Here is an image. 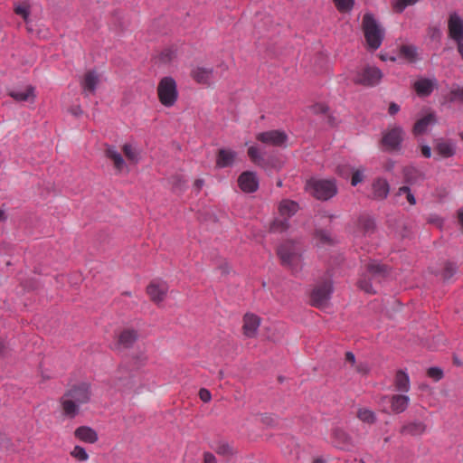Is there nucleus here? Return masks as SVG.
Instances as JSON below:
<instances>
[{"label":"nucleus","mask_w":463,"mask_h":463,"mask_svg":"<svg viewBox=\"0 0 463 463\" xmlns=\"http://www.w3.org/2000/svg\"><path fill=\"white\" fill-rule=\"evenodd\" d=\"M248 156H250V160L257 165H260V162L263 161L262 156L260 155L259 148L255 146L249 147Z\"/></svg>","instance_id":"46"},{"label":"nucleus","mask_w":463,"mask_h":463,"mask_svg":"<svg viewBox=\"0 0 463 463\" xmlns=\"http://www.w3.org/2000/svg\"><path fill=\"white\" fill-rule=\"evenodd\" d=\"M420 150L424 157L430 158L431 156V148L428 145L421 146Z\"/></svg>","instance_id":"60"},{"label":"nucleus","mask_w":463,"mask_h":463,"mask_svg":"<svg viewBox=\"0 0 463 463\" xmlns=\"http://www.w3.org/2000/svg\"><path fill=\"white\" fill-rule=\"evenodd\" d=\"M355 370L357 373H362V374H366L369 373V367H368L367 364H365V363H359L355 366Z\"/></svg>","instance_id":"55"},{"label":"nucleus","mask_w":463,"mask_h":463,"mask_svg":"<svg viewBox=\"0 0 463 463\" xmlns=\"http://www.w3.org/2000/svg\"><path fill=\"white\" fill-rule=\"evenodd\" d=\"M332 439L334 446L337 449L349 451L354 447L352 437L340 428L333 430Z\"/></svg>","instance_id":"14"},{"label":"nucleus","mask_w":463,"mask_h":463,"mask_svg":"<svg viewBox=\"0 0 463 463\" xmlns=\"http://www.w3.org/2000/svg\"><path fill=\"white\" fill-rule=\"evenodd\" d=\"M357 417L359 420L365 423L373 424L376 420L375 414L373 411L368 409H359L357 411Z\"/></svg>","instance_id":"35"},{"label":"nucleus","mask_w":463,"mask_h":463,"mask_svg":"<svg viewBox=\"0 0 463 463\" xmlns=\"http://www.w3.org/2000/svg\"><path fill=\"white\" fill-rule=\"evenodd\" d=\"M333 291L332 281L327 279L317 286L311 292L310 300L312 306L324 307L326 306Z\"/></svg>","instance_id":"8"},{"label":"nucleus","mask_w":463,"mask_h":463,"mask_svg":"<svg viewBox=\"0 0 463 463\" xmlns=\"http://www.w3.org/2000/svg\"><path fill=\"white\" fill-rule=\"evenodd\" d=\"M310 109L315 114H326L329 111V107L324 103H316L310 107Z\"/></svg>","instance_id":"51"},{"label":"nucleus","mask_w":463,"mask_h":463,"mask_svg":"<svg viewBox=\"0 0 463 463\" xmlns=\"http://www.w3.org/2000/svg\"><path fill=\"white\" fill-rule=\"evenodd\" d=\"M400 54L410 62H413L417 58V48L413 45H402L400 48Z\"/></svg>","instance_id":"34"},{"label":"nucleus","mask_w":463,"mask_h":463,"mask_svg":"<svg viewBox=\"0 0 463 463\" xmlns=\"http://www.w3.org/2000/svg\"><path fill=\"white\" fill-rule=\"evenodd\" d=\"M8 353V347L5 341L0 337V356L5 357Z\"/></svg>","instance_id":"58"},{"label":"nucleus","mask_w":463,"mask_h":463,"mask_svg":"<svg viewBox=\"0 0 463 463\" xmlns=\"http://www.w3.org/2000/svg\"><path fill=\"white\" fill-rule=\"evenodd\" d=\"M362 29L365 41L368 44V48L373 51L377 50L383 41L384 31L379 25L373 14L366 13L364 15Z\"/></svg>","instance_id":"2"},{"label":"nucleus","mask_w":463,"mask_h":463,"mask_svg":"<svg viewBox=\"0 0 463 463\" xmlns=\"http://www.w3.org/2000/svg\"><path fill=\"white\" fill-rule=\"evenodd\" d=\"M139 338V333L132 327H126L120 330L114 343V349L118 352L130 349Z\"/></svg>","instance_id":"7"},{"label":"nucleus","mask_w":463,"mask_h":463,"mask_svg":"<svg viewBox=\"0 0 463 463\" xmlns=\"http://www.w3.org/2000/svg\"><path fill=\"white\" fill-rule=\"evenodd\" d=\"M403 180L407 184H414L419 180H423L425 175L413 165H408L402 169Z\"/></svg>","instance_id":"25"},{"label":"nucleus","mask_w":463,"mask_h":463,"mask_svg":"<svg viewBox=\"0 0 463 463\" xmlns=\"http://www.w3.org/2000/svg\"><path fill=\"white\" fill-rule=\"evenodd\" d=\"M428 34H429L430 39L436 40V39H439L440 38L441 32H440L439 28H438L436 26H433V27H430L428 29Z\"/></svg>","instance_id":"53"},{"label":"nucleus","mask_w":463,"mask_h":463,"mask_svg":"<svg viewBox=\"0 0 463 463\" xmlns=\"http://www.w3.org/2000/svg\"><path fill=\"white\" fill-rule=\"evenodd\" d=\"M175 54L173 50L165 49L159 54V60L161 62L167 63V62H170L175 58Z\"/></svg>","instance_id":"50"},{"label":"nucleus","mask_w":463,"mask_h":463,"mask_svg":"<svg viewBox=\"0 0 463 463\" xmlns=\"http://www.w3.org/2000/svg\"><path fill=\"white\" fill-rule=\"evenodd\" d=\"M237 153L231 149L221 148L216 155V167L225 168L233 165Z\"/></svg>","instance_id":"19"},{"label":"nucleus","mask_w":463,"mask_h":463,"mask_svg":"<svg viewBox=\"0 0 463 463\" xmlns=\"http://www.w3.org/2000/svg\"><path fill=\"white\" fill-rule=\"evenodd\" d=\"M400 110V106L394 102H391L389 105L388 112L390 115L393 116L397 114Z\"/></svg>","instance_id":"59"},{"label":"nucleus","mask_w":463,"mask_h":463,"mask_svg":"<svg viewBox=\"0 0 463 463\" xmlns=\"http://www.w3.org/2000/svg\"><path fill=\"white\" fill-rule=\"evenodd\" d=\"M215 452L220 456L227 458L232 457L236 454V450L229 443L226 442L219 443Z\"/></svg>","instance_id":"36"},{"label":"nucleus","mask_w":463,"mask_h":463,"mask_svg":"<svg viewBox=\"0 0 463 463\" xmlns=\"http://www.w3.org/2000/svg\"><path fill=\"white\" fill-rule=\"evenodd\" d=\"M122 150L126 156V157L134 163H137L138 161V153L136 151V149L130 145V144H125L122 147Z\"/></svg>","instance_id":"41"},{"label":"nucleus","mask_w":463,"mask_h":463,"mask_svg":"<svg viewBox=\"0 0 463 463\" xmlns=\"http://www.w3.org/2000/svg\"><path fill=\"white\" fill-rule=\"evenodd\" d=\"M309 193L317 199L326 201L337 193L334 180H315L308 183Z\"/></svg>","instance_id":"5"},{"label":"nucleus","mask_w":463,"mask_h":463,"mask_svg":"<svg viewBox=\"0 0 463 463\" xmlns=\"http://www.w3.org/2000/svg\"><path fill=\"white\" fill-rule=\"evenodd\" d=\"M427 375L434 381H439L443 378V371L439 367H430L427 371Z\"/></svg>","instance_id":"49"},{"label":"nucleus","mask_w":463,"mask_h":463,"mask_svg":"<svg viewBox=\"0 0 463 463\" xmlns=\"http://www.w3.org/2000/svg\"><path fill=\"white\" fill-rule=\"evenodd\" d=\"M427 430V425L420 420L409 421L403 424L400 430L402 435L420 436Z\"/></svg>","instance_id":"20"},{"label":"nucleus","mask_w":463,"mask_h":463,"mask_svg":"<svg viewBox=\"0 0 463 463\" xmlns=\"http://www.w3.org/2000/svg\"><path fill=\"white\" fill-rule=\"evenodd\" d=\"M366 271L370 277L378 282L389 275V267L378 262H370L366 266Z\"/></svg>","instance_id":"22"},{"label":"nucleus","mask_w":463,"mask_h":463,"mask_svg":"<svg viewBox=\"0 0 463 463\" xmlns=\"http://www.w3.org/2000/svg\"><path fill=\"white\" fill-rule=\"evenodd\" d=\"M92 396L91 385L82 382L72 385L60 399L63 414L74 419L80 413V406L90 402Z\"/></svg>","instance_id":"1"},{"label":"nucleus","mask_w":463,"mask_h":463,"mask_svg":"<svg viewBox=\"0 0 463 463\" xmlns=\"http://www.w3.org/2000/svg\"><path fill=\"white\" fill-rule=\"evenodd\" d=\"M390 192V185L385 179L378 178L373 183V198L375 200H384Z\"/></svg>","instance_id":"23"},{"label":"nucleus","mask_w":463,"mask_h":463,"mask_svg":"<svg viewBox=\"0 0 463 463\" xmlns=\"http://www.w3.org/2000/svg\"><path fill=\"white\" fill-rule=\"evenodd\" d=\"M405 195L410 204L414 205L416 203L415 196L411 190Z\"/></svg>","instance_id":"63"},{"label":"nucleus","mask_w":463,"mask_h":463,"mask_svg":"<svg viewBox=\"0 0 463 463\" xmlns=\"http://www.w3.org/2000/svg\"><path fill=\"white\" fill-rule=\"evenodd\" d=\"M99 81V77L94 71H87L81 82L83 90L91 94L95 93Z\"/></svg>","instance_id":"28"},{"label":"nucleus","mask_w":463,"mask_h":463,"mask_svg":"<svg viewBox=\"0 0 463 463\" xmlns=\"http://www.w3.org/2000/svg\"><path fill=\"white\" fill-rule=\"evenodd\" d=\"M351 175H352L351 184L353 186H356L364 179V175L359 170H356V171L353 170V173Z\"/></svg>","instance_id":"52"},{"label":"nucleus","mask_w":463,"mask_h":463,"mask_svg":"<svg viewBox=\"0 0 463 463\" xmlns=\"http://www.w3.org/2000/svg\"><path fill=\"white\" fill-rule=\"evenodd\" d=\"M288 228V218L284 220H274L270 224V231L273 232H281Z\"/></svg>","instance_id":"42"},{"label":"nucleus","mask_w":463,"mask_h":463,"mask_svg":"<svg viewBox=\"0 0 463 463\" xmlns=\"http://www.w3.org/2000/svg\"><path fill=\"white\" fill-rule=\"evenodd\" d=\"M420 0H394L392 9L396 14H402L409 5H413Z\"/></svg>","instance_id":"37"},{"label":"nucleus","mask_w":463,"mask_h":463,"mask_svg":"<svg viewBox=\"0 0 463 463\" xmlns=\"http://www.w3.org/2000/svg\"><path fill=\"white\" fill-rule=\"evenodd\" d=\"M74 436L80 441L90 444L95 443L99 439L97 431L89 426L78 427L74 431Z\"/></svg>","instance_id":"21"},{"label":"nucleus","mask_w":463,"mask_h":463,"mask_svg":"<svg viewBox=\"0 0 463 463\" xmlns=\"http://www.w3.org/2000/svg\"><path fill=\"white\" fill-rule=\"evenodd\" d=\"M434 89V82L429 79H420L414 83V90L419 96L428 97Z\"/></svg>","instance_id":"30"},{"label":"nucleus","mask_w":463,"mask_h":463,"mask_svg":"<svg viewBox=\"0 0 463 463\" xmlns=\"http://www.w3.org/2000/svg\"><path fill=\"white\" fill-rule=\"evenodd\" d=\"M454 42L457 43L458 52L463 60V40H455Z\"/></svg>","instance_id":"64"},{"label":"nucleus","mask_w":463,"mask_h":463,"mask_svg":"<svg viewBox=\"0 0 463 463\" xmlns=\"http://www.w3.org/2000/svg\"><path fill=\"white\" fill-rule=\"evenodd\" d=\"M434 150L441 157L449 158L452 157L456 154V147L450 141H444L442 139L435 140Z\"/></svg>","instance_id":"24"},{"label":"nucleus","mask_w":463,"mask_h":463,"mask_svg":"<svg viewBox=\"0 0 463 463\" xmlns=\"http://www.w3.org/2000/svg\"><path fill=\"white\" fill-rule=\"evenodd\" d=\"M105 156L113 161L115 168L121 172L123 168L126 166V163L121 154L117 151L115 146H107L105 149Z\"/></svg>","instance_id":"29"},{"label":"nucleus","mask_w":463,"mask_h":463,"mask_svg":"<svg viewBox=\"0 0 463 463\" xmlns=\"http://www.w3.org/2000/svg\"><path fill=\"white\" fill-rule=\"evenodd\" d=\"M437 121L435 112H430L415 122L412 132L415 136L422 135L427 131L429 126L435 125Z\"/></svg>","instance_id":"18"},{"label":"nucleus","mask_w":463,"mask_h":463,"mask_svg":"<svg viewBox=\"0 0 463 463\" xmlns=\"http://www.w3.org/2000/svg\"><path fill=\"white\" fill-rule=\"evenodd\" d=\"M315 237L323 244L333 245L334 240L330 233L323 229H317L315 231Z\"/></svg>","instance_id":"38"},{"label":"nucleus","mask_w":463,"mask_h":463,"mask_svg":"<svg viewBox=\"0 0 463 463\" xmlns=\"http://www.w3.org/2000/svg\"><path fill=\"white\" fill-rule=\"evenodd\" d=\"M345 361L350 363L352 365L355 364V355L352 352L345 353Z\"/></svg>","instance_id":"61"},{"label":"nucleus","mask_w":463,"mask_h":463,"mask_svg":"<svg viewBox=\"0 0 463 463\" xmlns=\"http://www.w3.org/2000/svg\"><path fill=\"white\" fill-rule=\"evenodd\" d=\"M410 187L408 185H403L402 187H400L397 191V193L395 194L396 196H400V195H402V194H406L408 192H410Z\"/></svg>","instance_id":"62"},{"label":"nucleus","mask_w":463,"mask_h":463,"mask_svg":"<svg viewBox=\"0 0 463 463\" xmlns=\"http://www.w3.org/2000/svg\"><path fill=\"white\" fill-rule=\"evenodd\" d=\"M9 96L16 101L31 100V102H33L35 99L34 87L29 85L24 91L12 90L9 92Z\"/></svg>","instance_id":"31"},{"label":"nucleus","mask_w":463,"mask_h":463,"mask_svg":"<svg viewBox=\"0 0 463 463\" xmlns=\"http://www.w3.org/2000/svg\"><path fill=\"white\" fill-rule=\"evenodd\" d=\"M256 139L266 145L283 146L288 139V136L284 131L269 130L257 134Z\"/></svg>","instance_id":"10"},{"label":"nucleus","mask_w":463,"mask_h":463,"mask_svg":"<svg viewBox=\"0 0 463 463\" xmlns=\"http://www.w3.org/2000/svg\"><path fill=\"white\" fill-rule=\"evenodd\" d=\"M238 185L244 193H254L259 188V179L254 172H242L238 177Z\"/></svg>","instance_id":"15"},{"label":"nucleus","mask_w":463,"mask_h":463,"mask_svg":"<svg viewBox=\"0 0 463 463\" xmlns=\"http://www.w3.org/2000/svg\"><path fill=\"white\" fill-rule=\"evenodd\" d=\"M260 318L254 314L247 313L243 317L242 330L245 336L253 338L257 335Z\"/></svg>","instance_id":"17"},{"label":"nucleus","mask_w":463,"mask_h":463,"mask_svg":"<svg viewBox=\"0 0 463 463\" xmlns=\"http://www.w3.org/2000/svg\"><path fill=\"white\" fill-rule=\"evenodd\" d=\"M357 229L364 236H371L377 230L374 217L368 213H362L357 218Z\"/></svg>","instance_id":"16"},{"label":"nucleus","mask_w":463,"mask_h":463,"mask_svg":"<svg viewBox=\"0 0 463 463\" xmlns=\"http://www.w3.org/2000/svg\"><path fill=\"white\" fill-rule=\"evenodd\" d=\"M335 171L339 176L347 179L353 173V168L348 165H339Z\"/></svg>","instance_id":"48"},{"label":"nucleus","mask_w":463,"mask_h":463,"mask_svg":"<svg viewBox=\"0 0 463 463\" xmlns=\"http://www.w3.org/2000/svg\"><path fill=\"white\" fill-rule=\"evenodd\" d=\"M448 33L453 41L463 40V18L457 12H452L449 15Z\"/></svg>","instance_id":"13"},{"label":"nucleus","mask_w":463,"mask_h":463,"mask_svg":"<svg viewBox=\"0 0 463 463\" xmlns=\"http://www.w3.org/2000/svg\"><path fill=\"white\" fill-rule=\"evenodd\" d=\"M405 132L400 126L384 131L380 141L384 151L387 152H399L402 149V144L404 140Z\"/></svg>","instance_id":"4"},{"label":"nucleus","mask_w":463,"mask_h":463,"mask_svg":"<svg viewBox=\"0 0 463 463\" xmlns=\"http://www.w3.org/2000/svg\"><path fill=\"white\" fill-rule=\"evenodd\" d=\"M449 100L463 104V87L458 86L457 88L451 89L449 91Z\"/></svg>","instance_id":"45"},{"label":"nucleus","mask_w":463,"mask_h":463,"mask_svg":"<svg viewBox=\"0 0 463 463\" xmlns=\"http://www.w3.org/2000/svg\"><path fill=\"white\" fill-rule=\"evenodd\" d=\"M199 397L203 402H209L212 399V394L207 389L201 388L199 390Z\"/></svg>","instance_id":"54"},{"label":"nucleus","mask_w":463,"mask_h":463,"mask_svg":"<svg viewBox=\"0 0 463 463\" xmlns=\"http://www.w3.org/2000/svg\"><path fill=\"white\" fill-rule=\"evenodd\" d=\"M374 280L371 277L365 276L358 280V287L366 293L374 294L376 291L373 288L372 281Z\"/></svg>","instance_id":"40"},{"label":"nucleus","mask_w":463,"mask_h":463,"mask_svg":"<svg viewBox=\"0 0 463 463\" xmlns=\"http://www.w3.org/2000/svg\"><path fill=\"white\" fill-rule=\"evenodd\" d=\"M213 70L212 68L197 67L191 72L192 78L200 84H210Z\"/></svg>","instance_id":"26"},{"label":"nucleus","mask_w":463,"mask_h":463,"mask_svg":"<svg viewBox=\"0 0 463 463\" xmlns=\"http://www.w3.org/2000/svg\"><path fill=\"white\" fill-rule=\"evenodd\" d=\"M11 444L10 439L4 433L0 432V449Z\"/></svg>","instance_id":"57"},{"label":"nucleus","mask_w":463,"mask_h":463,"mask_svg":"<svg viewBox=\"0 0 463 463\" xmlns=\"http://www.w3.org/2000/svg\"><path fill=\"white\" fill-rule=\"evenodd\" d=\"M390 402L393 412L402 413L407 409L410 398L407 395L395 394L391 397Z\"/></svg>","instance_id":"27"},{"label":"nucleus","mask_w":463,"mask_h":463,"mask_svg":"<svg viewBox=\"0 0 463 463\" xmlns=\"http://www.w3.org/2000/svg\"><path fill=\"white\" fill-rule=\"evenodd\" d=\"M277 254L283 266L291 267L298 257L297 244L290 241H285L278 247Z\"/></svg>","instance_id":"9"},{"label":"nucleus","mask_w":463,"mask_h":463,"mask_svg":"<svg viewBox=\"0 0 463 463\" xmlns=\"http://www.w3.org/2000/svg\"><path fill=\"white\" fill-rule=\"evenodd\" d=\"M457 271V267L454 263L447 261L442 271L443 280H449Z\"/></svg>","instance_id":"44"},{"label":"nucleus","mask_w":463,"mask_h":463,"mask_svg":"<svg viewBox=\"0 0 463 463\" xmlns=\"http://www.w3.org/2000/svg\"><path fill=\"white\" fill-rule=\"evenodd\" d=\"M383 78L381 70L374 66H366L356 73L353 81L356 85L373 87L377 85Z\"/></svg>","instance_id":"6"},{"label":"nucleus","mask_w":463,"mask_h":463,"mask_svg":"<svg viewBox=\"0 0 463 463\" xmlns=\"http://www.w3.org/2000/svg\"><path fill=\"white\" fill-rule=\"evenodd\" d=\"M157 96L161 104L166 108L173 107L178 99L177 85L174 78L164 77L157 85Z\"/></svg>","instance_id":"3"},{"label":"nucleus","mask_w":463,"mask_h":463,"mask_svg":"<svg viewBox=\"0 0 463 463\" xmlns=\"http://www.w3.org/2000/svg\"><path fill=\"white\" fill-rule=\"evenodd\" d=\"M203 463H217L215 456L211 452L203 453Z\"/></svg>","instance_id":"56"},{"label":"nucleus","mask_w":463,"mask_h":463,"mask_svg":"<svg viewBox=\"0 0 463 463\" xmlns=\"http://www.w3.org/2000/svg\"><path fill=\"white\" fill-rule=\"evenodd\" d=\"M298 203L292 200L281 201L279 210L281 215L289 218L293 216L298 211Z\"/></svg>","instance_id":"33"},{"label":"nucleus","mask_w":463,"mask_h":463,"mask_svg":"<svg viewBox=\"0 0 463 463\" xmlns=\"http://www.w3.org/2000/svg\"><path fill=\"white\" fill-rule=\"evenodd\" d=\"M71 455L79 461H86L89 458V455L86 452L85 449L79 445L74 447V449L71 452Z\"/></svg>","instance_id":"43"},{"label":"nucleus","mask_w":463,"mask_h":463,"mask_svg":"<svg viewBox=\"0 0 463 463\" xmlns=\"http://www.w3.org/2000/svg\"><path fill=\"white\" fill-rule=\"evenodd\" d=\"M394 386L397 391L407 392L410 390L409 375L402 369L398 370L394 378Z\"/></svg>","instance_id":"32"},{"label":"nucleus","mask_w":463,"mask_h":463,"mask_svg":"<svg viewBox=\"0 0 463 463\" xmlns=\"http://www.w3.org/2000/svg\"><path fill=\"white\" fill-rule=\"evenodd\" d=\"M334 4L340 13H348L353 9L354 0H334Z\"/></svg>","instance_id":"39"},{"label":"nucleus","mask_w":463,"mask_h":463,"mask_svg":"<svg viewBox=\"0 0 463 463\" xmlns=\"http://www.w3.org/2000/svg\"><path fill=\"white\" fill-rule=\"evenodd\" d=\"M111 386L119 391L129 390L134 386L133 375L126 366L118 367V375L111 379Z\"/></svg>","instance_id":"12"},{"label":"nucleus","mask_w":463,"mask_h":463,"mask_svg":"<svg viewBox=\"0 0 463 463\" xmlns=\"http://www.w3.org/2000/svg\"><path fill=\"white\" fill-rule=\"evenodd\" d=\"M14 13L18 15H21L23 19L26 22L30 15V6L27 4L17 5L14 8Z\"/></svg>","instance_id":"47"},{"label":"nucleus","mask_w":463,"mask_h":463,"mask_svg":"<svg viewBox=\"0 0 463 463\" xmlns=\"http://www.w3.org/2000/svg\"><path fill=\"white\" fill-rule=\"evenodd\" d=\"M168 292V285L165 281H151L146 287V293L150 300L155 304H159L165 300Z\"/></svg>","instance_id":"11"}]
</instances>
